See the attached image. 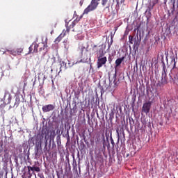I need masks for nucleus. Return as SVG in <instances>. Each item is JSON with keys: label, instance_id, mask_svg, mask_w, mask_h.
<instances>
[{"label": "nucleus", "instance_id": "1", "mask_svg": "<svg viewBox=\"0 0 178 178\" xmlns=\"http://www.w3.org/2000/svg\"><path fill=\"white\" fill-rule=\"evenodd\" d=\"M100 0H92L90 5L83 10V15H88L90 12H92L95 10L97 8H98V5H99Z\"/></svg>", "mask_w": 178, "mask_h": 178}, {"label": "nucleus", "instance_id": "2", "mask_svg": "<svg viewBox=\"0 0 178 178\" xmlns=\"http://www.w3.org/2000/svg\"><path fill=\"white\" fill-rule=\"evenodd\" d=\"M168 75L166 74V68L165 67H163V71L161 74V79L159 80V86H162V84H168Z\"/></svg>", "mask_w": 178, "mask_h": 178}, {"label": "nucleus", "instance_id": "3", "mask_svg": "<svg viewBox=\"0 0 178 178\" xmlns=\"http://www.w3.org/2000/svg\"><path fill=\"white\" fill-rule=\"evenodd\" d=\"M3 51V54H6V52H8L10 55H13V56H17V55H22V52H23V48H18L16 50L6 49V51Z\"/></svg>", "mask_w": 178, "mask_h": 178}, {"label": "nucleus", "instance_id": "4", "mask_svg": "<svg viewBox=\"0 0 178 178\" xmlns=\"http://www.w3.org/2000/svg\"><path fill=\"white\" fill-rule=\"evenodd\" d=\"M106 62H108V58H106V56L97 57V69H101L104 65H106Z\"/></svg>", "mask_w": 178, "mask_h": 178}, {"label": "nucleus", "instance_id": "5", "mask_svg": "<svg viewBox=\"0 0 178 178\" xmlns=\"http://www.w3.org/2000/svg\"><path fill=\"white\" fill-rule=\"evenodd\" d=\"M171 63H173L172 70H171V74H169L170 83H175L176 81V75L173 74L174 69H176V60L174 58L172 60Z\"/></svg>", "mask_w": 178, "mask_h": 178}, {"label": "nucleus", "instance_id": "6", "mask_svg": "<svg viewBox=\"0 0 178 178\" xmlns=\"http://www.w3.org/2000/svg\"><path fill=\"white\" fill-rule=\"evenodd\" d=\"M66 34H69V29L67 30H63V32L60 33V35L57 37L54 41L56 44H59L60 41H62V39L66 36Z\"/></svg>", "mask_w": 178, "mask_h": 178}, {"label": "nucleus", "instance_id": "7", "mask_svg": "<svg viewBox=\"0 0 178 178\" xmlns=\"http://www.w3.org/2000/svg\"><path fill=\"white\" fill-rule=\"evenodd\" d=\"M99 49L96 51L97 58L103 57L105 55V48H106V46L104 44H102L99 46Z\"/></svg>", "mask_w": 178, "mask_h": 178}, {"label": "nucleus", "instance_id": "8", "mask_svg": "<svg viewBox=\"0 0 178 178\" xmlns=\"http://www.w3.org/2000/svg\"><path fill=\"white\" fill-rule=\"evenodd\" d=\"M54 109H55V104L44 105L42 108V111L44 113H46L47 112H51V111H54Z\"/></svg>", "mask_w": 178, "mask_h": 178}, {"label": "nucleus", "instance_id": "9", "mask_svg": "<svg viewBox=\"0 0 178 178\" xmlns=\"http://www.w3.org/2000/svg\"><path fill=\"white\" fill-rule=\"evenodd\" d=\"M152 104V102H147L143 104L142 109L145 113H149Z\"/></svg>", "mask_w": 178, "mask_h": 178}, {"label": "nucleus", "instance_id": "10", "mask_svg": "<svg viewBox=\"0 0 178 178\" xmlns=\"http://www.w3.org/2000/svg\"><path fill=\"white\" fill-rule=\"evenodd\" d=\"M84 50H86V47H81L79 49L80 54H81V58H82V59H81V60L79 62H81L82 63H86V62H87V60H88V58L84 57V54H83V53L84 52Z\"/></svg>", "mask_w": 178, "mask_h": 178}, {"label": "nucleus", "instance_id": "11", "mask_svg": "<svg viewBox=\"0 0 178 178\" xmlns=\"http://www.w3.org/2000/svg\"><path fill=\"white\" fill-rule=\"evenodd\" d=\"M111 81H113V84H114L113 87L115 88H116V87H118L119 84H120V81L119 79H118V78H117L116 71H115V73L113 76L112 80L111 81L110 80V84H111Z\"/></svg>", "mask_w": 178, "mask_h": 178}, {"label": "nucleus", "instance_id": "12", "mask_svg": "<svg viewBox=\"0 0 178 178\" xmlns=\"http://www.w3.org/2000/svg\"><path fill=\"white\" fill-rule=\"evenodd\" d=\"M28 173L30 176H31V173H30V172H33L32 173H34V172H40L41 170L40 169V167H37V166H28Z\"/></svg>", "mask_w": 178, "mask_h": 178}, {"label": "nucleus", "instance_id": "13", "mask_svg": "<svg viewBox=\"0 0 178 178\" xmlns=\"http://www.w3.org/2000/svg\"><path fill=\"white\" fill-rule=\"evenodd\" d=\"M7 98V104H10V102L12 101V95H10V93L9 92H6L5 95H4V97L3 99L4 101H6V97Z\"/></svg>", "mask_w": 178, "mask_h": 178}, {"label": "nucleus", "instance_id": "14", "mask_svg": "<svg viewBox=\"0 0 178 178\" xmlns=\"http://www.w3.org/2000/svg\"><path fill=\"white\" fill-rule=\"evenodd\" d=\"M123 60H124V56L122 57V58H119L115 60V67H119V66H120V65H122V62H123Z\"/></svg>", "mask_w": 178, "mask_h": 178}, {"label": "nucleus", "instance_id": "15", "mask_svg": "<svg viewBox=\"0 0 178 178\" xmlns=\"http://www.w3.org/2000/svg\"><path fill=\"white\" fill-rule=\"evenodd\" d=\"M33 45V54H37V52H38V47H40V44L33 42L32 43Z\"/></svg>", "mask_w": 178, "mask_h": 178}, {"label": "nucleus", "instance_id": "16", "mask_svg": "<svg viewBox=\"0 0 178 178\" xmlns=\"http://www.w3.org/2000/svg\"><path fill=\"white\" fill-rule=\"evenodd\" d=\"M76 23L77 22L76 21H73L70 26H69V24H66V27H67L66 30L69 29V33H70V29H73V27H74V26H76Z\"/></svg>", "mask_w": 178, "mask_h": 178}, {"label": "nucleus", "instance_id": "17", "mask_svg": "<svg viewBox=\"0 0 178 178\" xmlns=\"http://www.w3.org/2000/svg\"><path fill=\"white\" fill-rule=\"evenodd\" d=\"M19 104H20V98L19 97H17L15 98L14 106H16V108H17V106H19Z\"/></svg>", "mask_w": 178, "mask_h": 178}, {"label": "nucleus", "instance_id": "18", "mask_svg": "<svg viewBox=\"0 0 178 178\" xmlns=\"http://www.w3.org/2000/svg\"><path fill=\"white\" fill-rule=\"evenodd\" d=\"M140 42H141V40H135V42L134 44V47H136V48H138V47H140Z\"/></svg>", "mask_w": 178, "mask_h": 178}, {"label": "nucleus", "instance_id": "19", "mask_svg": "<svg viewBox=\"0 0 178 178\" xmlns=\"http://www.w3.org/2000/svg\"><path fill=\"white\" fill-rule=\"evenodd\" d=\"M129 44H133V41H134V38L131 35L129 36Z\"/></svg>", "mask_w": 178, "mask_h": 178}, {"label": "nucleus", "instance_id": "20", "mask_svg": "<svg viewBox=\"0 0 178 178\" xmlns=\"http://www.w3.org/2000/svg\"><path fill=\"white\" fill-rule=\"evenodd\" d=\"M29 51L28 54H33V50L34 51V49H33L32 44L29 47Z\"/></svg>", "mask_w": 178, "mask_h": 178}, {"label": "nucleus", "instance_id": "21", "mask_svg": "<svg viewBox=\"0 0 178 178\" xmlns=\"http://www.w3.org/2000/svg\"><path fill=\"white\" fill-rule=\"evenodd\" d=\"M45 48H48V44H44L43 45V47H40V49H39V51H42V49H45Z\"/></svg>", "mask_w": 178, "mask_h": 178}, {"label": "nucleus", "instance_id": "22", "mask_svg": "<svg viewBox=\"0 0 178 178\" xmlns=\"http://www.w3.org/2000/svg\"><path fill=\"white\" fill-rule=\"evenodd\" d=\"M112 44H113V39H111V42H108V49H109L111 48V46L112 45Z\"/></svg>", "mask_w": 178, "mask_h": 178}, {"label": "nucleus", "instance_id": "23", "mask_svg": "<svg viewBox=\"0 0 178 178\" xmlns=\"http://www.w3.org/2000/svg\"><path fill=\"white\" fill-rule=\"evenodd\" d=\"M111 143L112 144L113 147H115V141L113 140V138L111 137Z\"/></svg>", "mask_w": 178, "mask_h": 178}, {"label": "nucleus", "instance_id": "24", "mask_svg": "<svg viewBox=\"0 0 178 178\" xmlns=\"http://www.w3.org/2000/svg\"><path fill=\"white\" fill-rule=\"evenodd\" d=\"M107 2H108V0H102V4L103 5V6H105V5H106Z\"/></svg>", "mask_w": 178, "mask_h": 178}, {"label": "nucleus", "instance_id": "25", "mask_svg": "<svg viewBox=\"0 0 178 178\" xmlns=\"http://www.w3.org/2000/svg\"><path fill=\"white\" fill-rule=\"evenodd\" d=\"M47 143V140H46V144H45V146H44V152H45V151H47V149H48V147H47L48 144Z\"/></svg>", "mask_w": 178, "mask_h": 178}, {"label": "nucleus", "instance_id": "26", "mask_svg": "<svg viewBox=\"0 0 178 178\" xmlns=\"http://www.w3.org/2000/svg\"><path fill=\"white\" fill-rule=\"evenodd\" d=\"M98 143H99V135H98L96 140V144H98Z\"/></svg>", "mask_w": 178, "mask_h": 178}, {"label": "nucleus", "instance_id": "27", "mask_svg": "<svg viewBox=\"0 0 178 178\" xmlns=\"http://www.w3.org/2000/svg\"><path fill=\"white\" fill-rule=\"evenodd\" d=\"M83 3H84V0H81L79 2L80 6H83Z\"/></svg>", "mask_w": 178, "mask_h": 178}, {"label": "nucleus", "instance_id": "28", "mask_svg": "<svg viewBox=\"0 0 178 178\" xmlns=\"http://www.w3.org/2000/svg\"><path fill=\"white\" fill-rule=\"evenodd\" d=\"M108 62H109V63H111V62H112V56H108Z\"/></svg>", "mask_w": 178, "mask_h": 178}, {"label": "nucleus", "instance_id": "29", "mask_svg": "<svg viewBox=\"0 0 178 178\" xmlns=\"http://www.w3.org/2000/svg\"><path fill=\"white\" fill-rule=\"evenodd\" d=\"M159 0H154L153 1V6H154V5H156V3H158Z\"/></svg>", "mask_w": 178, "mask_h": 178}, {"label": "nucleus", "instance_id": "30", "mask_svg": "<svg viewBox=\"0 0 178 178\" xmlns=\"http://www.w3.org/2000/svg\"><path fill=\"white\" fill-rule=\"evenodd\" d=\"M102 138L103 139L104 143H105V135L104 134L102 135Z\"/></svg>", "mask_w": 178, "mask_h": 178}, {"label": "nucleus", "instance_id": "31", "mask_svg": "<svg viewBox=\"0 0 178 178\" xmlns=\"http://www.w3.org/2000/svg\"><path fill=\"white\" fill-rule=\"evenodd\" d=\"M62 72V64H60V71L58 72V73Z\"/></svg>", "mask_w": 178, "mask_h": 178}, {"label": "nucleus", "instance_id": "32", "mask_svg": "<svg viewBox=\"0 0 178 178\" xmlns=\"http://www.w3.org/2000/svg\"><path fill=\"white\" fill-rule=\"evenodd\" d=\"M94 70V68H92V64L90 65V70Z\"/></svg>", "mask_w": 178, "mask_h": 178}, {"label": "nucleus", "instance_id": "33", "mask_svg": "<svg viewBox=\"0 0 178 178\" xmlns=\"http://www.w3.org/2000/svg\"><path fill=\"white\" fill-rule=\"evenodd\" d=\"M56 25H57V24L55 23V24H54V26H52V29H56Z\"/></svg>", "mask_w": 178, "mask_h": 178}, {"label": "nucleus", "instance_id": "34", "mask_svg": "<svg viewBox=\"0 0 178 178\" xmlns=\"http://www.w3.org/2000/svg\"><path fill=\"white\" fill-rule=\"evenodd\" d=\"M111 40H113V35H111Z\"/></svg>", "mask_w": 178, "mask_h": 178}, {"label": "nucleus", "instance_id": "35", "mask_svg": "<svg viewBox=\"0 0 178 178\" xmlns=\"http://www.w3.org/2000/svg\"><path fill=\"white\" fill-rule=\"evenodd\" d=\"M168 2V0H164V3H166Z\"/></svg>", "mask_w": 178, "mask_h": 178}, {"label": "nucleus", "instance_id": "36", "mask_svg": "<svg viewBox=\"0 0 178 178\" xmlns=\"http://www.w3.org/2000/svg\"><path fill=\"white\" fill-rule=\"evenodd\" d=\"M52 33H54V29L51 30V34H52Z\"/></svg>", "mask_w": 178, "mask_h": 178}, {"label": "nucleus", "instance_id": "37", "mask_svg": "<svg viewBox=\"0 0 178 178\" xmlns=\"http://www.w3.org/2000/svg\"><path fill=\"white\" fill-rule=\"evenodd\" d=\"M93 48H97V45H94V46H93Z\"/></svg>", "mask_w": 178, "mask_h": 178}]
</instances>
